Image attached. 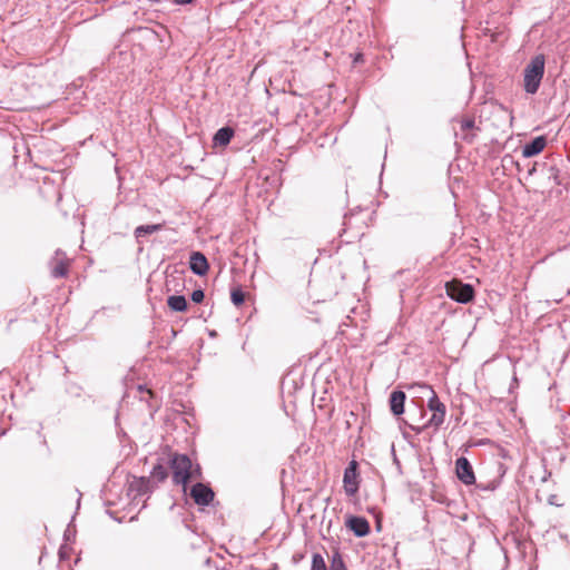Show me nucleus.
Returning a JSON list of instances; mask_svg holds the SVG:
<instances>
[{"instance_id": "obj_12", "label": "nucleus", "mask_w": 570, "mask_h": 570, "mask_svg": "<svg viewBox=\"0 0 570 570\" xmlns=\"http://www.w3.org/2000/svg\"><path fill=\"white\" fill-rule=\"evenodd\" d=\"M405 394L402 391H394L390 396V407L394 415H401L404 412Z\"/></svg>"}, {"instance_id": "obj_5", "label": "nucleus", "mask_w": 570, "mask_h": 570, "mask_svg": "<svg viewBox=\"0 0 570 570\" xmlns=\"http://www.w3.org/2000/svg\"><path fill=\"white\" fill-rule=\"evenodd\" d=\"M357 466V462L355 460H352L344 471L343 488L346 495L348 497H354L358 492L361 480Z\"/></svg>"}, {"instance_id": "obj_3", "label": "nucleus", "mask_w": 570, "mask_h": 570, "mask_svg": "<svg viewBox=\"0 0 570 570\" xmlns=\"http://www.w3.org/2000/svg\"><path fill=\"white\" fill-rule=\"evenodd\" d=\"M420 387L429 391L430 397L428 402V407L432 412V416L425 424V426H432L434 429H439L445 419V405L439 400L434 390L426 384H417Z\"/></svg>"}, {"instance_id": "obj_4", "label": "nucleus", "mask_w": 570, "mask_h": 570, "mask_svg": "<svg viewBox=\"0 0 570 570\" xmlns=\"http://www.w3.org/2000/svg\"><path fill=\"white\" fill-rule=\"evenodd\" d=\"M446 294L454 301L466 304L474 298V288L470 284H463L459 279H452L445 284Z\"/></svg>"}, {"instance_id": "obj_6", "label": "nucleus", "mask_w": 570, "mask_h": 570, "mask_svg": "<svg viewBox=\"0 0 570 570\" xmlns=\"http://www.w3.org/2000/svg\"><path fill=\"white\" fill-rule=\"evenodd\" d=\"M455 472L458 479L465 485H472L475 483L474 471L466 458L461 456L455 461Z\"/></svg>"}, {"instance_id": "obj_9", "label": "nucleus", "mask_w": 570, "mask_h": 570, "mask_svg": "<svg viewBox=\"0 0 570 570\" xmlns=\"http://www.w3.org/2000/svg\"><path fill=\"white\" fill-rule=\"evenodd\" d=\"M189 267L196 275L204 276L209 269L207 258L200 252H194L190 255Z\"/></svg>"}, {"instance_id": "obj_16", "label": "nucleus", "mask_w": 570, "mask_h": 570, "mask_svg": "<svg viewBox=\"0 0 570 570\" xmlns=\"http://www.w3.org/2000/svg\"><path fill=\"white\" fill-rule=\"evenodd\" d=\"M163 228V224H153V225H140L136 227L134 234L136 238H140L147 234H153Z\"/></svg>"}, {"instance_id": "obj_1", "label": "nucleus", "mask_w": 570, "mask_h": 570, "mask_svg": "<svg viewBox=\"0 0 570 570\" xmlns=\"http://www.w3.org/2000/svg\"><path fill=\"white\" fill-rule=\"evenodd\" d=\"M170 466L173 469V481L176 484H183L184 490H186V485L191 479L200 476V468L198 465L194 468L191 460L186 454H174Z\"/></svg>"}, {"instance_id": "obj_8", "label": "nucleus", "mask_w": 570, "mask_h": 570, "mask_svg": "<svg viewBox=\"0 0 570 570\" xmlns=\"http://www.w3.org/2000/svg\"><path fill=\"white\" fill-rule=\"evenodd\" d=\"M214 495L213 490L203 483H196L190 490V497L199 505H208L213 501Z\"/></svg>"}, {"instance_id": "obj_10", "label": "nucleus", "mask_w": 570, "mask_h": 570, "mask_svg": "<svg viewBox=\"0 0 570 570\" xmlns=\"http://www.w3.org/2000/svg\"><path fill=\"white\" fill-rule=\"evenodd\" d=\"M346 527L357 537H364L370 533V523L365 518L351 517L346 521Z\"/></svg>"}, {"instance_id": "obj_22", "label": "nucleus", "mask_w": 570, "mask_h": 570, "mask_svg": "<svg viewBox=\"0 0 570 570\" xmlns=\"http://www.w3.org/2000/svg\"><path fill=\"white\" fill-rule=\"evenodd\" d=\"M138 389L140 392H146L150 397L154 395L151 390L145 389L142 385H139Z\"/></svg>"}, {"instance_id": "obj_21", "label": "nucleus", "mask_w": 570, "mask_h": 570, "mask_svg": "<svg viewBox=\"0 0 570 570\" xmlns=\"http://www.w3.org/2000/svg\"><path fill=\"white\" fill-rule=\"evenodd\" d=\"M204 292L202 289H196L191 293V299L195 303H202L204 301Z\"/></svg>"}, {"instance_id": "obj_18", "label": "nucleus", "mask_w": 570, "mask_h": 570, "mask_svg": "<svg viewBox=\"0 0 570 570\" xmlns=\"http://www.w3.org/2000/svg\"><path fill=\"white\" fill-rule=\"evenodd\" d=\"M230 298L236 306H239L245 301V294L239 287L233 288L230 293Z\"/></svg>"}, {"instance_id": "obj_7", "label": "nucleus", "mask_w": 570, "mask_h": 570, "mask_svg": "<svg viewBox=\"0 0 570 570\" xmlns=\"http://www.w3.org/2000/svg\"><path fill=\"white\" fill-rule=\"evenodd\" d=\"M71 261L63 253L57 252L51 262V274L53 277H67Z\"/></svg>"}, {"instance_id": "obj_24", "label": "nucleus", "mask_w": 570, "mask_h": 570, "mask_svg": "<svg viewBox=\"0 0 570 570\" xmlns=\"http://www.w3.org/2000/svg\"><path fill=\"white\" fill-rule=\"evenodd\" d=\"M360 61H363V56H362V53H357V55L355 56V59H354V62H355V63H356V62H360Z\"/></svg>"}, {"instance_id": "obj_17", "label": "nucleus", "mask_w": 570, "mask_h": 570, "mask_svg": "<svg viewBox=\"0 0 570 570\" xmlns=\"http://www.w3.org/2000/svg\"><path fill=\"white\" fill-rule=\"evenodd\" d=\"M151 476L157 481L163 482L167 479L168 473L165 466H163L161 464H157L154 466L151 471Z\"/></svg>"}, {"instance_id": "obj_20", "label": "nucleus", "mask_w": 570, "mask_h": 570, "mask_svg": "<svg viewBox=\"0 0 570 570\" xmlns=\"http://www.w3.org/2000/svg\"><path fill=\"white\" fill-rule=\"evenodd\" d=\"M331 570H346L341 558L333 559Z\"/></svg>"}, {"instance_id": "obj_2", "label": "nucleus", "mask_w": 570, "mask_h": 570, "mask_svg": "<svg viewBox=\"0 0 570 570\" xmlns=\"http://www.w3.org/2000/svg\"><path fill=\"white\" fill-rule=\"evenodd\" d=\"M544 56L537 55L524 69V90L528 94H535L544 75Z\"/></svg>"}, {"instance_id": "obj_11", "label": "nucleus", "mask_w": 570, "mask_h": 570, "mask_svg": "<svg viewBox=\"0 0 570 570\" xmlns=\"http://www.w3.org/2000/svg\"><path fill=\"white\" fill-rule=\"evenodd\" d=\"M547 145V139L543 136L534 138L530 144H527L522 149V155L527 158L540 154Z\"/></svg>"}, {"instance_id": "obj_14", "label": "nucleus", "mask_w": 570, "mask_h": 570, "mask_svg": "<svg viewBox=\"0 0 570 570\" xmlns=\"http://www.w3.org/2000/svg\"><path fill=\"white\" fill-rule=\"evenodd\" d=\"M460 129L464 132L463 138L472 141L475 137L474 132H471L474 129H478L475 126V120L473 117L464 116L459 120Z\"/></svg>"}, {"instance_id": "obj_23", "label": "nucleus", "mask_w": 570, "mask_h": 570, "mask_svg": "<svg viewBox=\"0 0 570 570\" xmlns=\"http://www.w3.org/2000/svg\"><path fill=\"white\" fill-rule=\"evenodd\" d=\"M178 4H187L190 3L193 0H174Z\"/></svg>"}, {"instance_id": "obj_13", "label": "nucleus", "mask_w": 570, "mask_h": 570, "mask_svg": "<svg viewBox=\"0 0 570 570\" xmlns=\"http://www.w3.org/2000/svg\"><path fill=\"white\" fill-rule=\"evenodd\" d=\"M234 129L230 127H223L214 135L213 141L215 146L226 147L234 137Z\"/></svg>"}, {"instance_id": "obj_15", "label": "nucleus", "mask_w": 570, "mask_h": 570, "mask_svg": "<svg viewBox=\"0 0 570 570\" xmlns=\"http://www.w3.org/2000/svg\"><path fill=\"white\" fill-rule=\"evenodd\" d=\"M167 305L171 311L184 312L187 309V301L181 295H173L167 299Z\"/></svg>"}, {"instance_id": "obj_19", "label": "nucleus", "mask_w": 570, "mask_h": 570, "mask_svg": "<svg viewBox=\"0 0 570 570\" xmlns=\"http://www.w3.org/2000/svg\"><path fill=\"white\" fill-rule=\"evenodd\" d=\"M311 570H327L324 558L320 553L313 556Z\"/></svg>"}]
</instances>
